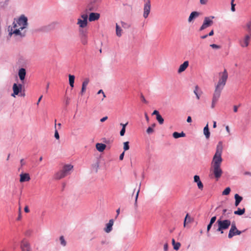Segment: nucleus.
I'll return each instance as SVG.
<instances>
[{
	"mask_svg": "<svg viewBox=\"0 0 251 251\" xmlns=\"http://www.w3.org/2000/svg\"><path fill=\"white\" fill-rule=\"evenodd\" d=\"M93 167L95 168V172H97L98 168L99 167V163H96V164L93 165Z\"/></svg>",
	"mask_w": 251,
	"mask_h": 251,
	"instance_id": "nucleus-47",
	"label": "nucleus"
},
{
	"mask_svg": "<svg viewBox=\"0 0 251 251\" xmlns=\"http://www.w3.org/2000/svg\"><path fill=\"white\" fill-rule=\"evenodd\" d=\"M185 136V134L183 132H181V133H178L177 132H175L173 133V136L174 138L177 139L179 137H183Z\"/></svg>",
	"mask_w": 251,
	"mask_h": 251,
	"instance_id": "nucleus-29",
	"label": "nucleus"
},
{
	"mask_svg": "<svg viewBox=\"0 0 251 251\" xmlns=\"http://www.w3.org/2000/svg\"><path fill=\"white\" fill-rule=\"evenodd\" d=\"M189 66L188 61H185L183 64H181L177 70L178 73H181L184 71Z\"/></svg>",
	"mask_w": 251,
	"mask_h": 251,
	"instance_id": "nucleus-19",
	"label": "nucleus"
},
{
	"mask_svg": "<svg viewBox=\"0 0 251 251\" xmlns=\"http://www.w3.org/2000/svg\"><path fill=\"white\" fill-rule=\"evenodd\" d=\"M12 26H9L8 30L9 35L11 36L13 34L15 36H19L21 37H25V32H22L23 30L27 27L28 25L27 18L24 15H21L16 22L13 23Z\"/></svg>",
	"mask_w": 251,
	"mask_h": 251,
	"instance_id": "nucleus-2",
	"label": "nucleus"
},
{
	"mask_svg": "<svg viewBox=\"0 0 251 251\" xmlns=\"http://www.w3.org/2000/svg\"><path fill=\"white\" fill-rule=\"evenodd\" d=\"M81 18H82V20H85L86 21H87L88 15L86 14H83L81 15Z\"/></svg>",
	"mask_w": 251,
	"mask_h": 251,
	"instance_id": "nucleus-42",
	"label": "nucleus"
},
{
	"mask_svg": "<svg viewBox=\"0 0 251 251\" xmlns=\"http://www.w3.org/2000/svg\"><path fill=\"white\" fill-rule=\"evenodd\" d=\"M223 150V142L219 141L216 147V151L211 162V171L218 180L221 177L223 171L221 168L222 162V154Z\"/></svg>",
	"mask_w": 251,
	"mask_h": 251,
	"instance_id": "nucleus-1",
	"label": "nucleus"
},
{
	"mask_svg": "<svg viewBox=\"0 0 251 251\" xmlns=\"http://www.w3.org/2000/svg\"><path fill=\"white\" fill-rule=\"evenodd\" d=\"M194 93L196 96L198 100L200 99V96L201 94V91L200 90L199 87L198 85H196L194 90Z\"/></svg>",
	"mask_w": 251,
	"mask_h": 251,
	"instance_id": "nucleus-26",
	"label": "nucleus"
},
{
	"mask_svg": "<svg viewBox=\"0 0 251 251\" xmlns=\"http://www.w3.org/2000/svg\"><path fill=\"white\" fill-rule=\"evenodd\" d=\"M233 111L234 112H237L238 111V106L236 105H234L233 107Z\"/></svg>",
	"mask_w": 251,
	"mask_h": 251,
	"instance_id": "nucleus-61",
	"label": "nucleus"
},
{
	"mask_svg": "<svg viewBox=\"0 0 251 251\" xmlns=\"http://www.w3.org/2000/svg\"><path fill=\"white\" fill-rule=\"evenodd\" d=\"M102 94L103 98H102V100H103V99H104V98H105V97H106V96H105V95L104 94V92H103V90H101H101H100L98 91V94Z\"/></svg>",
	"mask_w": 251,
	"mask_h": 251,
	"instance_id": "nucleus-45",
	"label": "nucleus"
},
{
	"mask_svg": "<svg viewBox=\"0 0 251 251\" xmlns=\"http://www.w3.org/2000/svg\"><path fill=\"white\" fill-rule=\"evenodd\" d=\"M127 124H128V123H126L125 124H122V123H121V124H120V125H121V126H122V128H124H124H126V126L127 125Z\"/></svg>",
	"mask_w": 251,
	"mask_h": 251,
	"instance_id": "nucleus-59",
	"label": "nucleus"
},
{
	"mask_svg": "<svg viewBox=\"0 0 251 251\" xmlns=\"http://www.w3.org/2000/svg\"><path fill=\"white\" fill-rule=\"evenodd\" d=\"M153 129L152 127L150 126L147 129V132L149 134H151L152 133H153Z\"/></svg>",
	"mask_w": 251,
	"mask_h": 251,
	"instance_id": "nucleus-41",
	"label": "nucleus"
},
{
	"mask_svg": "<svg viewBox=\"0 0 251 251\" xmlns=\"http://www.w3.org/2000/svg\"><path fill=\"white\" fill-rule=\"evenodd\" d=\"M200 15V13L197 11H193L191 13L189 17L188 18V22H191L194 19L198 17Z\"/></svg>",
	"mask_w": 251,
	"mask_h": 251,
	"instance_id": "nucleus-22",
	"label": "nucleus"
},
{
	"mask_svg": "<svg viewBox=\"0 0 251 251\" xmlns=\"http://www.w3.org/2000/svg\"><path fill=\"white\" fill-rule=\"evenodd\" d=\"M26 75V71L24 68H21L19 70L18 75L21 80L23 81L25 79Z\"/></svg>",
	"mask_w": 251,
	"mask_h": 251,
	"instance_id": "nucleus-21",
	"label": "nucleus"
},
{
	"mask_svg": "<svg viewBox=\"0 0 251 251\" xmlns=\"http://www.w3.org/2000/svg\"><path fill=\"white\" fill-rule=\"evenodd\" d=\"M54 137L56 139H59V135L58 132L56 129H55V130Z\"/></svg>",
	"mask_w": 251,
	"mask_h": 251,
	"instance_id": "nucleus-44",
	"label": "nucleus"
},
{
	"mask_svg": "<svg viewBox=\"0 0 251 251\" xmlns=\"http://www.w3.org/2000/svg\"><path fill=\"white\" fill-rule=\"evenodd\" d=\"M214 34V31L212 30L208 34V36H212Z\"/></svg>",
	"mask_w": 251,
	"mask_h": 251,
	"instance_id": "nucleus-64",
	"label": "nucleus"
},
{
	"mask_svg": "<svg viewBox=\"0 0 251 251\" xmlns=\"http://www.w3.org/2000/svg\"><path fill=\"white\" fill-rule=\"evenodd\" d=\"M59 241L61 246L65 247L67 245V242L63 236H61L59 237Z\"/></svg>",
	"mask_w": 251,
	"mask_h": 251,
	"instance_id": "nucleus-35",
	"label": "nucleus"
},
{
	"mask_svg": "<svg viewBox=\"0 0 251 251\" xmlns=\"http://www.w3.org/2000/svg\"><path fill=\"white\" fill-rule=\"evenodd\" d=\"M212 224H211V223L209 222V224L207 225V231L208 232L210 229H211V227H212Z\"/></svg>",
	"mask_w": 251,
	"mask_h": 251,
	"instance_id": "nucleus-50",
	"label": "nucleus"
},
{
	"mask_svg": "<svg viewBox=\"0 0 251 251\" xmlns=\"http://www.w3.org/2000/svg\"><path fill=\"white\" fill-rule=\"evenodd\" d=\"M88 22L86 21L85 20H83L81 19H78L77 25H79V26L81 28H84L87 25Z\"/></svg>",
	"mask_w": 251,
	"mask_h": 251,
	"instance_id": "nucleus-23",
	"label": "nucleus"
},
{
	"mask_svg": "<svg viewBox=\"0 0 251 251\" xmlns=\"http://www.w3.org/2000/svg\"><path fill=\"white\" fill-rule=\"evenodd\" d=\"M214 18V16L205 17L203 20V24L200 28V31H202L204 29L211 26L213 24V21L212 20Z\"/></svg>",
	"mask_w": 251,
	"mask_h": 251,
	"instance_id": "nucleus-6",
	"label": "nucleus"
},
{
	"mask_svg": "<svg viewBox=\"0 0 251 251\" xmlns=\"http://www.w3.org/2000/svg\"><path fill=\"white\" fill-rule=\"evenodd\" d=\"M124 154H125V152H123L119 156V159L120 160H122L124 158Z\"/></svg>",
	"mask_w": 251,
	"mask_h": 251,
	"instance_id": "nucleus-53",
	"label": "nucleus"
},
{
	"mask_svg": "<svg viewBox=\"0 0 251 251\" xmlns=\"http://www.w3.org/2000/svg\"><path fill=\"white\" fill-rule=\"evenodd\" d=\"M9 0H4L0 1V7L1 8H5L6 7L9 3Z\"/></svg>",
	"mask_w": 251,
	"mask_h": 251,
	"instance_id": "nucleus-34",
	"label": "nucleus"
},
{
	"mask_svg": "<svg viewBox=\"0 0 251 251\" xmlns=\"http://www.w3.org/2000/svg\"><path fill=\"white\" fill-rule=\"evenodd\" d=\"M230 188L229 187L226 188L222 192L223 195H227L230 192Z\"/></svg>",
	"mask_w": 251,
	"mask_h": 251,
	"instance_id": "nucleus-37",
	"label": "nucleus"
},
{
	"mask_svg": "<svg viewBox=\"0 0 251 251\" xmlns=\"http://www.w3.org/2000/svg\"><path fill=\"white\" fill-rule=\"evenodd\" d=\"M152 115H155L156 117H157V115H159L160 114L157 110H155L153 112Z\"/></svg>",
	"mask_w": 251,
	"mask_h": 251,
	"instance_id": "nucleus-54",
	"label": "nucleus"
},
{
	"mask_svg": "<svg viewBox=\"0 0 251 251\" xmlns=\"http://www.w3.org/2000/svg\"><path fill=\"white\" fill-rule=\"evenodd\" d=\"M21 249H25L26 251H30V247L29 243L26 240H23L21 244Z\"/></svg>",
	"mask_w": 251,
	"mask_h": 251,
	"instance_id": "nucleus-20",
	"label": "nucleus"
},
{
	"mask_svg": "<svg viewBox=\"0 0 251 251\" xmlns=\"http://www.w3.org/2000/svg\"><path fill=\"white\" fill-rule=\"evenodd\" d=\"M168 250V246L167 244H165L164 245V250L165 251H167Z\"/></svg>",
	"mask_w": 251,
	"mask_h": 251,
	"instance_id": "nucleus-57",
	"label": "nucleus"
},
{
	"mask_svg": "<svg viewBox=\"0 0 251 251\" xmlns=\"http://www.w3.org/2000/svg\"><path fill=\"white\" fill-rule=\"evenodd\" d=\"M139 191H140V188L138 190V191L137 192V194H136V197H135V205H136V204H137V199H138V194H139Z\"/></svg>",
	"mask_w": 251,
	"mask_h": 251,
	"instance_id": "nucleus-52",
	"label": "nucleus"
},
{
	"mask_svg": "<svg viewBox=\"0 0 251 251\" xmlns=\"http://www.w3.org/2000/svg\"><path fill=\"white\" fill-rule=\"evenodd\" d=\"M233 1H234V0H231V10L232 11L234 12L235 11V4L233 3Z\"/></svg>",
	"mask_w": 251,
	"mask_h": 251,
	"instance_id": "nucleus-43",
	"label": "nucleus"
},
{
	"mask_svg": "<svg viewBox=\"0 0 251 251\" xmlns=\"http://www.w3.org/2000/svg\"><path fill=\"white\" fill-rule=\"evenodd\" d=\"M246 30L248 32L247 34L251 36V21H249L246 24Z\"/></svg>",
	"mask_w": 251,
	"mask_h": 251,
	"instance_id": "nucleus-32",
	"label": "nucleus"
},
{
	"mask_svg": "<svg viewBox=\"0 0 251 251\" xmlns=\"http://www.w3.org/2000/svg\"><path fill=\"white\" fill-rule=\"evenodd\" d=\"M194 181L195 182L197 183L198 187L200 190H202L203 188V185L200 180V176L198 175H195L194 176Z\"/></svg>",
	"mask_w": 251,
	"mask_h": 251,
	"instance_id": "nucleus-18",
	"label": "nucleus"
},
{
	"mask_svg": "<svg viewBox=\"0 0 251 251\" xmlns=\"http://www.w3.org/2000/svg\"><path fill=\"white\" fill-rule=\"evenodd\" d=\"M216 220V217L214 216L211 218L210 223H211V224H213L215 222Z\"/></svg>",
	"mask_w": 251,
	"mask_h": 251,
	"instance_id": "nucleus-49",
	"label": "nucleus"
},
{
	"mask_svg": "<svg viewBox=\"0 0 251 251\" xmlns=\"http://www.w3.org/2000/svg\"><path fill=\"white\" fill-rule=\"evenodd\" d=\"M126 132V128H122V129L120 131V135L121 136H123L125 135Z\"/></svg>",
	"mask_w": 251,
	"mask_h": 251,
	"instance_id": "nucleus-46",
	"label": "nucleus"
},
{
	"mask_svg": "<svg viewBox=\"0 0 251 251\" xmlns=\"http://www.w3.org/2000/svg\"><path fill=\"white\" fill-rule=\"evenodd\" d=\"M210 46L211 47H212V48H213V49H219L220 48V46H218V45H217L216 44H211L210 45Z\"/></svg>",
	"mask_w": 251,
	"mask_h": 251,
	"instance_id": "nucleus-48",
	"label": "nucleus"
},
{
	"mask_svg": "<svg viewBox=\"0 0 251 251\" xmlns=\"http://www.w3.org/2000/svg\"><path fill=\"white\" fill-rule=\"evenodd\" d=\"M223 89V88L215 86V89L213 95L212 103L211 106V107L212 108H214L215 107L216 103L218 101L220 97L221 92Z\"/></svg>",
	"mask_w": 251,
	"mask_h": 251,
	"instance_id": "nucleus-5",
	"label": "nucleus"
},
{
	"mask_svg": "<svg viewBox=\"0 0 251 251\" xmlns=\"http://www.w3.org/2000/svg\"><path fill=\"white\" fill-rule=\"evenodd\" d=\"M122 29L121 27L117 24H116V33L117 36L121 37L122 36Z\"/></svg>",
	"mask_w": 251,
	"mask_h": 251,
	"instance_id": "nucleus-31",
	"label": "nucleus"
},
{
	"mask_svg": "<svg viewBox=\"0 0 251 251\" xmlns=\"http://www.w3.org/2000/svg\"><path fill=\"white\" fill-rule=\"evenodd\" d=\"M100 17V14L98 13H91L89 17V21L90 22H93L99 19Z\"/></svg>",
	"mask_w": 251,
	"mask_h": 251,
	"instance_id": "nucleus-17",
	"label": "nucleus"
},
{
	"mask_svg": "<svg viewBox=\"0 0 251 251\" xmlns=\"http://www.w3.org/2000/svg\"><path fill=\"white\" fill-rule=\"evenodd\" d=\"M129 149V142H127V141L124 142V151H127Z\"/></svg>",
	"mask_w": 251,
	"mask_h": 251,
	"instance_id": "nucleus-39",
	"label": "nucleus"
},
{
	"mask_svg": "<svg viewBox=\"0 0 251 251\" xmlns=\"http://www.w3.org/2000/svg\"><path fill=\"white\" fill-rule=\"evenodd\" d=\"M65 177L63 172L60 170V171L56 173L54 175V178L56 180L60 179Z\"/></svg>",
	"mask_w": 251,
	"mask_h": 251,
	"instance_id": "nucleus-24",
	"label": "nucleus"
},
{
	"mask_svg": "<svg viewBox=\"0 0 251 251\" xmlns=\"http://www.w3.org/2000/svg\"><path fill=\"white\" fill-rule=\"evenodd\" d=\"M242 233V231L239 230L235 225V224H232L230 228L229 229L228 238L229 239L232 238L234 236L239 235Z\"/></svg>",
	"mask_w": 251,
	"mask_h": 251,
	"instance_id": "nucleus-7",
	"label": "nucleus"
},
{
	"mask_svg": "<svg viewBox=\"0 0 251 251\" xmlns=\"http://www.w3.org/2000/svg\"><path fill=\"white\" fill-rule=\"evenodd\" d=\"M180 247V243L179 242H176L173 245L174 249L175 250H178L179 249Z\"/></svg>",
	"mask_w": 251,
	"mask_h": 251,
	"instance_id": "nucleus-40",
	"label": "nucleus"
},
{
	"mask_svg": "<svg viewBox=\"0 0 251 251\" xmlns=\"http://www.w3.org/2000/svg\"><path fill=\"white\" fill-rule=\"evenodd\" d=\"M22 85L21 84H17L14 83L13 85V93L11 95L12 97H15L22 91Z\"/></svg>",
	"mask_w": 251,
	"mask_h": 251,
	"instance_id": "nucleus-12",
	"label": "nucleus"
},
{
	"mask_svg": "<svg viewBox=\"0 0 251 251\" xmlns=\"http://www.w3.org/2000/svg\"><path fill=\"white\" fill-rule=\"evenodd\" d=\"M156 120L160 125L163 124L164 123V119L160 114L159 115H157V117H156Z\"/></svg>",
	"mask_w": 251,
	"mask_h": 251,
	"instance_id": "nucleus-36",
	"label": "nucleus"
},
{
	"mask_svg": "<svg viewBox=\"0 0 251 251\" xmlns=\"http://www.w3.org/2000/svg\"><path fill=\"white\" fill-rule=\"evenodd\" d=\"M251 36L246 34L244 37L241 38L239 40L240 45L243 48L247 47L249 45Z\"/></svg>",
	"mask_w": 251,
	"mask_h": 251,
	"instance_id": "nucleus-8",
	"label": "nucleus"
},
{
	"mask_svg": "<svg viewBox=\"0 0 251 251\" xmlns=\"http://www.w3.org/2000/svg\"><path fill=\"white\" fill-rule=\"evenodd\" d=\"M188 217V214H187L186 216H185V218L184 219V226L185 227L186 226V222H187V218Z\"/></svg>",
	"mask_w": 251,
	"mask_h": 251,
	"instance_id": "nucleus-55",
	"label": "nucleus"
},
{
	"mask_svg": "<svg viewBox=\"0 0 251 251\" xmlns=\"http://www.w3.org/2000/svg\"><path fill=\"white\" fill-rule=\"evenodd\" d=\"M187 122L188 123H191L192 122V118L190 116H188L187 119Z\"/></svg>",
	"mask_w": 251,
	"mask_h": 251,
	"instance_id": "nucleus-62",
	"label": "nucleus"
},
{
	"mask_svg": "<svg viewBox=\"0 0 251 251\" xmlns=\"http://www.w3.org/2000/svg\"><path fill=\"white\" fill-rule=\"evenodd\" d=\"M79 32L80 33L81 42L82 44L84 45H86L88 42L87 31L81 29L79 30Z\"/></svg>",
	"mask_w": 251,
	"mask_h": 251,
	"instance_id": "nucleus-10",
	"label": "nucleus"
},
{
	"mask_svg": "<svg viewBox=\"0 0 251 251\" xmlns=\"http://www.w3.org/2000/svg\"><path fill=\"white\" fill-rule=\"evenodd\" d=\"M226 131L228 132V133L229 134H230V129H229V126H226Z\"/></svg>",
	"mask_w": 251,
	"mask_h": 251,
	"instance_id": "nucleus-63",
	"label": "nucleus"
},
{
	"mask_svg": "<svg viewBox=\"0 0 251 251\" xmlns=\"http://www.w3.org/2000/svg\"><path fill=\"white\" fill-rule=\"evenodd\" d=\"M203 134L205 136L206 139H208L209 138L210 133L209 130L208 124L205 126V127L203 128Z\"/></svg>",
	"mask_w": 251,
	"mask_h": 251,
	"instance_id": "nucleus-28",
	"label": "nucleus"
},
{
	"mask_svg": "<svg viewBox=\"0 0 251 251\" xmlns=\"http://www.w3.org/2000/svg\"><path fill=\"white\" fill-rule=\"evenodd\" d=\"M222 216L218 219L216 222L218 225V228L216 231L223 234L224 231L227 229L231 225V222L229 220H222Z\"/></svg>",
	"mask_w": 251,
	"mask_h": 251,
	"instance_id": "nucleus-3",
	"label": "nucleus"
},
{
	"mask_svg": "<svg viewBox=\"0 0 251 251\" xmlns=\"http://www.w3.org/2000/svg\"><path fill=\"white\" fill-rule=\"evenodd\" d=\"M245 212V209L244 208L243 209H240V208H238L237 210L235 211L234 212V214L235 215H242L243 214H244Z\"/></svg>",
	"mask_w": 251,
	"mask_h": 251,
	"instance_id": "nucleus-33",
	"label": "nucleus"
},
{
	"mask_svg": "<svg viewBox=\"0 0 251 251\" xmlns=\"http://www.w3.org/2000/svg\"><path fill=\"white\" fill-rule=\"evenodd\" d=\"M234 198L235 200V205L236 206H237L239 205L240 202L242 201L243 198L241 196H239L238 194H236L234 195Z\"/></svg>",
	"mask_w": 251,
	"mask_h": 251,
	"instance_id": "nucleus-27",
	"label": "nucleus"
},
{
	"mask_svg": "<svg viewBox=\"0 0 251 251\" xmlns=\"http://www.w3.org/2000/svg\"><path fill=\"white\" fill-rule=\"evenodd\" d=\"M114 224L113 219H110L109 222L106 224V226L104 229V231L106 233H109L112 230V226Z\"/></svg>",
	"mask_w": 251,
	"mask_h": 251,
	"instance_id": "nucleus-14",
	"label": "nucleus"
},
{
	"mask_svg": "<svg viewBox=\"0 0 251 251\" xmlns=\"http://www.w3.org/2000/svg\"><path fill=\"white\" fill-rule=\"evenodd\" d=\"M101 1V0H91V1L88 4L86 7V11L88 12L89 11L96 10L97 8L96 3Z\"/></svg>",
	"mask_w": 251,
	"mask_h": 251,
	"instance_id": "nucleus-9",
	"label": "nucleus"
},
{
	"mask_svg": "<svg viewBox=\"0 0 251 251\" xmlns=\"http://www.w3.org/2000/svg\"><path fill=\"white\" fill-rule=\"evenodd\" d=\"M228 73L226 69H224L222 72L219 73V80L215 86L224 88L228 78Z\"/></svg>",
	"mask_w": 251,
	"mask_h": 251,
	"instance_id": "nucleus-4",
	"label": "nucleus"
},
{
	"mask_svg": "<svg viewBox=\"0 0 251 251\" xmlns=\"http://www.w3.org/2000/svg\"><path fill=\"white\" fill-rule=\"evenodd\" d=\"M121 25L122 27L125 28H128L130 26V25L129 24L123 21L121 22Z\"/></svg>",
	"mask_w": 251,
	"mask_h": 251,
	"instance_id": "nucleus-38",
	"label": "nucleus"
},
{
	"mask_svg": "<svg viewBox=\"0 0 251 251\" xmlns=\"http://www.w3.org/2000/svg\"><path fill=\"white\" fill-rule=\"evenodd\" d=\"M20 164H21V167H22L23 166H24L25 164V161L24 159H21Z\"/></svg>",
	"mask_w": 251,
	"mask_h": 251,
	"instance_id": "nucleus-51",
	"label": "nucleus"
},
{
	"mask_svg": "<svg viewBox=\"0 0 251 251\" xmlns=\"http://www.w3.org/2000/svg\"><path fill=\"white\" fill-rule=\"evenodd\" d=\"M73 168V166L71 164L65 165L63 166L61 171L63 172L65 176H66L71 174V172Z\"/></svg>",
	"mask_w": 251,
	"mask_h": 251,
	"instance_id": "nucleus-13",
	"label": "nucleus"
},
{
	"mask_svg": "<svg viewBox=\"0 0 251 251\" xmlns=\"http://www.w3.org/2000/svg\"><path fill=\"white\" fill-rule=\"evenodd\" d=\"M89 82V79L88 78H86L82 82V88L81 90L80 91V94L82 96L84 92L86 91L87 86L88 85Z\"/></svg>",
	"mask_w": 251,
	"mask_h": 251,
	"instance_id": "nucleus-16",
	"label": "nucleus"
},
{
	"mask_svg": "<svg viewBox=\"0 0 251 251\" xmlns=\"http://www.w3.org/2000/svg\"><path fill=\"white\" fill-rule=\"evenodd\" d=\"M208 0H200V3L201 4H205Z\"/></svg>",
	"mask_w": 251,
	"mask_h": 251,
	"instance_id": "nucleus-56",
	"label": "nucleus"
},
{
	"mask_svg": "<svg viewBox=\"0 0 251 251\" xmlns=\"http://www.w3.org/2000/svg\"><path fill=\"white\" fill-rule=\"evenodd\" d=\"M151 1L146 2L145 3L144 5V13H143V17L144 18H147L151 11Z\"/></svg>",
	"mask_w": 251,
	"mask_h": 251,
	"instance_id": "nucleus-11",
	"label": "nucleus"
},
{
	"mask_svg": "<svg viewBox=\"0 0 251 251\" xmlns=\"http://www.w3.org/2000/svg\"><path fill=\"white\" fill-rule=\"evenodd\" d=\"M24 210H25V212H26V213H28V212H29V208H28V206H26L25 207V208H24Z\"/></svg>",
	"mask_w": 251,
	"mask_h": 251,
	"instance_id": "nucleus-60",
	"label": "nucleus"
},
{
	"mask_svg": "<svg viewBox=\"0 0 251 251\" xmlns=\"http://www.w3.org/2000/svg\"><path fill=\"white\" fill-rule=\"evenodd\" d=\"M20 181L21 182L28 181L30 179V176L28 173H22L20 174Z\"/></svg>",
	"mask_w": 251,
	"mask_h": 251,
	"instance_id": "nucleus-15",
	"label": "nucleus"
},
{
	"mask_svg": "<svg viewBox=\"0 0 251 251\" xmlns=\"http://www.w3.org/2000/svg\"><path fill=\"white\" fill-rule=\"evenodd\" d=\"M106 147V145L102 143H97L96 145L97 150L100 152L103 151L105 150Z\"/></svg>",
	"mask_w": 251,
	"mask_h": 251,
	"instance_id": "nucleus-25",
	"label": "nucleus"
},
{
	"mask_svg": "<svg viewBox=\"0 0 251 251\" xmlns=\"http://www.w3.org/2000/svg\"><path fill=\"white\" fill-rule=\"evenodd\" d=\"M107 118H107V116L104 117H103L102 118H101V119H100V122H104L105 121H106V120L107 119Z\"/></svg>",
	"mask_w": 251,
	"mask_h": 251,
	"instance_id": "nucleus-58",
	"label": "nucleus"
},
{
	"mask_svg": "<svg viewBox=\"0 0 251 251\" xmlns=\"http://www.w3.org/2000/svg\"><path fill=\"white\" fill-rule=\"evenodd\" d=\"M75 77L74 75H69V84L71 87H74V81H75Z\"/></svg>",
	"mask_w": 251,
	"mask_h": 251,
	"instance_id": "nucleus-30",
	"label": "nucleus"
}]
</instances>
